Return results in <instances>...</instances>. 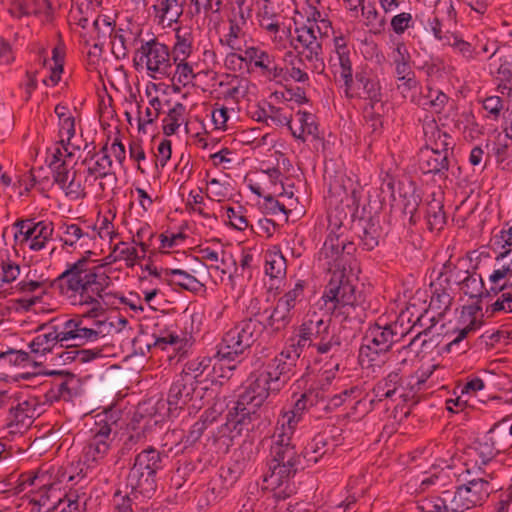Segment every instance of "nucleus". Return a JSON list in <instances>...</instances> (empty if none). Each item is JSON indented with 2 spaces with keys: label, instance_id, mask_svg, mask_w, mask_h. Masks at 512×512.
Masks as SVG:
<instances>
[{
  "label": "nucleus",
  "instance_id": "1",
  "mask_svg": "<svg viewBox=\"0 0 512 512\" xmlns=\"http://www.w3.org/2000/svg\"><path fill=\"white\" fill-rule=\"evenodd\" d=\"M353 186L350 179H347ZM328 230L329 233L319 251V259L325 260L328 270L345 269L351 265L357 250L356 245L348 241L344 234V221L353 219L358 212L361 191L356 187L348 189L344 179H335L329 186Z\"/></svg>",
  "mask_w": 512,
  "mask_h": 512
},
{
  "label": "nucleus",
  "instance_id": "2",
  "mask_svg": "<svg viewBox=\"0 0 512 512\" xmlns=\"http://www.w3.org/2000/svg\"><path fill=\"white\" fill-rule=\"evenodd\" d=\"M94 253L90 250L85 256L73 264H68L57 278L49 283V287L59 291L61 295L80 297V304L91 305L83 317L97 318L105 313V306L113 304L110 298L113 295L106 292L111 284L110 277L103 270L102 265L89 266V258Z\"/></svg>",
  "mask_w": 512,
  "mask_h": 512
},
{
  "label": "nucleus",
  "instance_id": "3",
  "mask_svg": "<svg viewBox=\"0 0 512 512\" xmlns=\"http://www.w3.org/2000/svg\"><path fill=\"white\" fill-rule=\"evenodd\" d=\"M289 345L299 356L305 349H313L317 361H328L331 369L339 370V358L342 355L340 336L331 331V318L316 311L308 312L301 325L296 329L295 338Z\"/></svg>",
  "mask_w": 512,
  "mask_h": 512
},
{
  "label": "nucleus",
  "instance_id": "4",
  "mask_svg": "<svg viewBox=\"0 0 512 512\" xmlns=\"http://www.w3.org/2000/svg\"><path fill=\"white\" fill-rule=\"evenodd\" d=\"M321 300L327 311L343 315L345 320L361 324L366 319L363 296L357 291L345 269L331 272Z\"/></svg>",
  "mask_w": 512,
  "mask_h": 512
},
{
  "label": "nucleus",
  "instance_id": "5",
  "mask_svg": "<svg viewBox=\"0 0 512 512\" xmlns=\"http://www.w3.org/2000/svg\"><path fill=\"white\" fill-rule=\"evenodd\" d=\"M265 329L264 323L253 317L236 322L223 334L217 345L216 357L220 361L232 363L229 369H235L250 354Z\"/></svg>",
  "mask_w": 512,
  "mask_h": 512
},
{
  "label": "nucleus",
  "instance_id": "6",
  "mask_svg": "<svg viewBox=\"0 0 512 512\" xmlns=\"http://www.w3.org/2000/svg\"><path fill=\"white\" fill-rule=\"evenodd\" d=\"M302 452L296 448L282 451H270L268 471L263 475L266 489L274 491L277 499H286L294 492L291 480L305 468Z\"/></svg>",
  "mask_w": 512,
  "mask_h": 512
},
{
  "label": "nucleus",
  "instance_id": "7",
  "mask_svg": "<svg viewBox=\"0 0 512 512\" xmlns=\"http://www.w3.org/2000/svg\"><path fill=\"white\" fill-rule=\"evenodd\" d=\"M268 392L251 382L250 385L241 393L226 416V423L221 427V431L235 432L241 435L253 431L261 419L260 408L268 398Z\"/></svg>",
  "mask_w": 512,
  "mask_h": 512
},
{
  "label": "nucleus",
  "instance_id": "8",
  "mask_svg": "<svg viewBox=\"0 0 512 512\" xmlns=\"http://www.w3.org/2000/svg\"><path fill=\"white\" fill-rule=\"evenodd\" d=\"M435 366L431 369L417 371L411 375L406 381H403L400 370H394L388 373L384 378L379 380L373 387L374 398L370 399V405L381 402L385 399H392L398 394L403 401L418 402V393L424 390L427 380L433 373Z\"/></svg>",
  "mask_w": 512,
  "mask_h": 512
},
{
  "label": "nucleus",
  "instance_id": "9",
  "mask_svg": "<svg viewBox=\"0 0 512 512\" xmlns=\"http://www.w3.org/2000/svg\"><path fill=\"white\" fill-rule=\"evenodd\" d=\"M335 82L340 83L348 99H361L369 102L371 110L375 106L383 108V93L378 77L369 69L361 68L353 75V69L339 72Z\"/></svg>",
  "mask_w": 512,
  "mask_h": 512
},
{
  "label": "nucleus",
  "instance_id": "10",
  "mask_svg": "<svg viewBox=\"0 0 512 512\" xmlns=\"http://www.w3.org/2000/svg\"><path fill=\"white\" fill-rule=\"evenodd\" d=\"M299 354L290 346L283 349L273 359L269 360L253 383L261 387L268 394L279 393L295 374V367Z\"/></svg>",
  "mask_w": 512,
  "mask_h": 512
},
{
  "label": "nucleus",
  "instance_id": "11",
  "mask_svg": "<svg viewBox=\"0 0 512 512\" xmlns=\"http://www.w3.org/2000/svg\"><path fill=\"white\" fill-rule=\"evenodd\" d=\"M159 469L160 451L148 447L136 456L128 475V484L143 497L151 498L158 488Z\"/></svg>",
  "mask_w": 512,
  "mask_h": 512
},
{
  "label": "nucleus",
  "instance_id": "12",
  "mask_svg": "<svg viewBox=\"0 0 512 512\" xmlns=\"http://www.w3.org/2000/svg\"><path fill=\"white\" fill-rule=\"evenodd\" d=\"M186 239L182 232L165 231L162 233V280L172 288H180L190 292H199L204 285L193 275L180 268L179 265H168L171 254L165 253L164 249L178 246Z\"/></svg>",
  "mask_w": 512,
  "mask_h": 512
},
{
  "label": "nucleus",
  "instance_id": "13",
  "mask_svg": "<svg viewBox=\"0 0 512 512\" xmlns=\"http://www.w3.org/2000/svg\"><path fill=\"white\" fill-rule=\"evenodd\" d=\"M115 422L109 420L106 413L97 414L90 427V437L83 450L84 463L87 468L100 463L110 450L116 432H113Z\"/></svg>",
  "mask_w": 512,
  "mask_h": 512
},
{
  "label": "nucleus",
  "instance_id": "14",
  "mask_svg": "<svg viewBox=\"0 0 512 512\" xmlns=\"http://www.w3.org/2000/svg\"><path fill=\"white\" fill-rule=\"evenodd\" d=\"M487 478L481 477L469 480L456 488L455 491H449L450 510L452 512H464L482 503L489 495L499 489L498 485L492 483L493 474H488Z\"/></svg>",
  "mask_w": 512,
  "mask_h": 512
},
{
  "label": "nucleus",
  "instance_id": "15",
  "mask_svg": "<svg viewBox=\"0 0 512 512\" xmlns=\"http://www.w3.org/2000/svg\"><path fill=\"white\" fill-rule=\"evenodd\" d=\"M191 344L188 333L179 325V320L174 323H165L162 328V358H165L169 365L177 364L188 352Z\"/></svg>",
  "mask_w": 512,
  "mask_h": 512
},
{
  "label": "nucleus",
  "instance_id": "16",
  "mask_svg": "<svg viewBox=\"0 0 512 512\" xmlns=\"http://www.w3.org/2000/svg\"><path fill=\"white\" fill-rule=\"evenodd\" d=\"M196 259L200 260L208 269L219 271L221 274H229L231 266L235 265L232 255L227 253L219 241L214 245H198L195 248Z\"/></svg>",
  "mask_w": 512,
  "mask_h": 512
},
{
  "label": "nucleus",
  "instance_id": "17",
  "mask_svg": "<svg viewBox=\"0 0 512 512\" xmlns=\"http://www.w3.org/2000/svg\"><path fill=\"white\" fill-rule=\"evenodd\" d=\"M281 16L270 5L263 4L257 12L259 26L277 46H284L286 38L290 35V27L280 22Z\"/></svg>",
  "mask_w": 512,
  "mask_h": 512
},
{
  "label": "nucleus",
  "instance_id": "18",
  "mask_svg": "<svg viewBox=\"0 0 512 512\" xmlns=\"http://www.w3.org/2000/svg\"><path fill=\"white\" fill-rule=\"evenodd\" d=\"M418 167L422 174L434 180L446 181L450 168V158L441 152H433L430 148H421L418 155Z\"/></svg>",
  "mask_w": 512,
  "mask_h": 512
},
{
  "label": "nucleus",
  "instance_id": "19",
  "mask_svg": "<svg viewBox=\"0 0 512 512\" xmlns=\"http://www.w3.org/2000/svg\"><path fill=\"white\" fill-rule=\"evenodd\" d=\"M104 324L105 323L102 321L95 322L97 327ZM60 333L64 344L72 341L73 344L81 346L88 341L97 340L102 334V331L99 330V328H88L83 326L82 319L73 318L64 322L63 326L60 328Z\"/></svg>",
  "mask_w": 512,
  "mask_h": 512
},
{
  "label": "nucleus",
  "instance_id": "20",
  "mask_svg": "<svg viewBox=\"0 0 512 512\" xmlns=\"http://www.w3.org/2000/svg\"><path fill=\"white\" fill-rule=\"evenodd\" d=\"M104 324L105 323L102 321L95 322L97 327ZM60 333L64 344L72 341L73 344L81 346L88 341L97 340L102 334V331L99 330V328H88L83 326L82 319L73 318L64 322L63 326L60 328Z\"/></svg>",
  "mask_w": 512,
  "mask_h": 512
},
{
  "label": "nucleus",
  "instance_id": "21",
  "mask_svg": "<svg viewBox=\"0 0 512 512\" xmlns=\"http://www.w3.org/2000/svg\"><path fill=\"white\" fill-rule=\"evenodd\" d=\"M243 57L245 62L253 63L256 68H259L262 76L270 81L277 80L284 75L283 67L277 63L274 55L266 50L254 46L248 47L244 51Z\"/></svg>",
  "mask_w": 512,
  "mask_h": 512
},
{
  "label": "nucleus",
  "instance_id": "22",
  "mask_svg": "<svg viewBox=\"0 0 512 512\" xmlns=\"http://www.w3.org/2000/svg\"><path fill=\"white\" fill-rule=\"evenodd\" d=\"M318 404V392L309 390L303 393L295 403L287 410L283 409L278 418V424L296 431L299 423L303 420L305 413L314 405Z\"/></svg>",
  "mask_w": 512,
  "mask_h": 512
},
{
  "label": "nucleus",
  "instance_id": "23",
  "mask_svg": "<svg viewBox=\"0 0 512 512\" xmlns=\"http://www.w3.org/2000/svg\"><path fill=\"white\" fill-rule=\"evenodd\" d=\"M254 459L252 445H242L233 454V463L228 467H222L220 470V478L223 486L228 489L232 487L241 477L244 470Z\"/></svg>",
  "mask_w": 512,
  "mask_h": 512
},
{
  "label": "nucleus",
  "instance_id": "24",
  "mask_svg": "<svg viewBox=\"0 0 512 512\" xmlns=\"http://www.w3.org/2000/svg\"><path fill=\"white\" fill-rule=\"evenodd\" d=\"M145 100L144 97H141L140 102L137 104L138 107V127L139 132L143 134L151 133V142H152V156L155 162V166L157 167L158 155L160 154V142L156 143L157 133H156V120L160 115V108L144 106Z\"/></svg>",
  "mask_w": 512,
  "mask_h": 512
},
{
  "label": "nucleus",
  "instance_id": "25",
  "mask_svg": "<svg viewBox=\"0 0 512 512\" xmlns=\"http://www.w3.org/2000/svg\"><path fill=\"white\" fill-rule=\"evenodd\" d=\"M38 331L42 333L34 337L29 344L32 353H40L42 355L53 353L55 350H59V348L65 345L61 339L59 326L43 324L39 327Z\"/></svg>",
  "mask_w": 512,
  "mask_h": 512
},
{
  "label": "nucleus",
  "instance_id": "26",
  "mask_svg": "<svg viewBox=\"0 0 512 512\" xmlns=\"http://www.w3.org/2000/svg\"><path fill=\"white\" fill-rule=\"evenodd\" d=\"M355 233L359 239L358 246L363 251H372L383 237V229L377 218H360L355 224Z\"/></svg>",
  "mask_w": 512,
  "mask_h": 512
},
{
  "label": "nucleus",
  "instance_id": "27",
  "mask_svg": "<svg viewBox=\"0 0 512 512\" xmlns=\"http://www.w3.org/2000/svg\"><path fill=\"white\" fill-rule=\"evenodd\" d=\"M431 299L429 309L437 313L438 316H444V314L450 310L453 302V297L450 294L451 284L448 277H444L443 273H440L437 279L430 284Z\"/></svg>",
  "mask_w": 512,
  "mask_h": 512
},
{
  "label": "nucleus",
  "instance_id": "28",
  "mask_svg": "<svg viewBox=\"0 0 512 512\" xmlns=\"http://www.w3.org/2000/svg\"><path fill=\"white\" fill-rule=\"evenodd\" d=\"M158 39L154 37L143 42L141 47L137 49L134 57V65L137 70L139 67H145L149 72V76L157 79L155 73L160 69V49L158 48Z\"/></svg>",
  "mask_w": 512,
  "mask_h": 512
},
{
  "label": "nucleus",
  "instance_id": "29",
  "mask_svg": "<svg viewBox=\"0 0 512 512\" xmlns=\"http://www.w3.org/2000/svg\"><path fill=\"white\" fill-rule=\"evenodd\" d=\"M364 342H372L379 351H389L396 340L393 335L390 323L383 317H379L366 330Z\"/></svg>",
  "mask_w": 512,
  "mask_h": 512
},
{
  "label": "nucleus",
  "instance_id": "30",
  "mask_svg": "<svg viewBox=\"0 0 512 512\" xmlns=\"http://www.w3.org/2000/svg\"><path fill=\"white\" fill-rule=\"evenodd\" d=\"M449 101V97L439 89L426 86L419 95H413L411 102L425 110L441 113Z\"/></svg>",
  "mask_w": 512,
  "mask_h": 512
},
{
  "label": "nucleus",
  "instance_id": "31",
  "mask_svg": "<svg viewBox=\"0 0 512 512\" xmlns=\"http://www.w3.org/2000/svg\"><path fill=\"white\" fill-rule=\"evenodd\" d=\"M297 120L300 124L298 129L292 127L291 133L294 138L301 142H306L308 137L312 140H322L323 135L319 129V125L316 122V116L312 113L299 110L296 113Z\"/></svg>",
  "mask_w": 512,
  "mask_h": 512
},
{
  "label": "nucleus",
  "instance_id": "32",
  "mask_svg": "<svg viewBox=\"0 0 512 512\" xmlns=\"http://www.w3.org/2000/svg\"><path fill=\"white\" fill-rule=\"evenodd\" d=\"M425 219L429 230L440 231L444 228L447 222V216L444 211L442 194L431 195V199L425 204Z\"/></svg>",
  "mask_w": 512,
  "mask_h": 512
},
{
  "label": "nucleus",
  "instance_id": "33",
  "mask_svg": "<svg viewBox=\"0 0 512 512\" xmlns=\"http://www.w3.org/2000/svg\"><path fill=\"white\" fill-rule=\"evenodd\" d=\"M468 454L475 456V464L481 468L488 465L500 453L486 434L476 438L468 446Z\"/></svg>",
  "mask_w": 512,
  "mask_h": 512
},
{
  "label": "nucleus",
  "instance_id": "34",
  "mask_svg": "<svg viewBox=\"0 0 512 512\" xmlns=\"http://www.w3.org/2000/svg\"><path fill=\"white\" fill-rule=\"evenodd\" d=\"M51 476L47 471L39 470L37 472H26L19 476V487L21 490L27 487H35L39 490L41 498H49L47 492L54 488L55 482L50 481Z\"/></svg>",
  "mask_w": 512,
  "mask_h": 512
},
{
  "label": "nucleus",
  "instance_id": "35",
  "mask_svg": "<svg viewBox=\"0 0 512 512\" xmlns=\"http://www.w3.org/2000/svg\"><path fill=\"white\" fill-rule=\"evenodd\" d=\"M190 391L191 389L182 383V381H177L172 384L167 399V415L169 418L179 416L183 406L190 400Z\"/></svg>",
  "mask_w": 512,
  "mask_h": 512
},
{
  "label": "nucleus",
  "instance_id": "36",
  "mask_svg": "<svg viewBox=\"0 0 512 512\" xmlns=\"http://www.w3.org/2000/svg\"><path fill=\"white\" fill-rule=\"evenodd\" d=\"M510 420L511 417L503 418L502 420L496 422L485 433L499 453H504L510 447H512V436L509 432V428H507V424Z\"/></svg>",
  "mask_w": 512,
  "mask_h": 512
},
{
  "label": "nucleus",
  "instance_id": "37",
  "mask_svg": "<svg viewBox=\"0 0 512 512\" xmlns=\"http://www.w3.org/2000/svg\"><path fill=\"white\" fill-rule=\"evenodd\" d=\"M428 129H430V132L426 129L425 135L427 137L426 145L423 148H430L433 152H441V154L448 155L452 153L449 152L451 145V136L440 130L438 126L433 123L431 125H428Z\"/></svg>",
  "mask_w": 512,
  "mask_h": 512
},
{
  "label": "nucleus",
  "instance_id": "38",
  "mask_svg": "<svg viewBox=\"0 0 512 512\" xmlns=\"http://www.w3.org/2000/svg\"><path fill=\"white\" fill-rule=\"evenodd\" d=\"M287 272V262L279 248L265 253V274L272 280H282Z\"/></svg>",
  "mask_w": 512,
  "mask_h": 512
},
{
  "label": "nucleus",
  "instance_id": "39",
  "mask_svg": "<svg viewBox=\"0 0 512 512\" xmlns=\"http://www.w3.org/2000/svg\"><path fill=\"white\" fill-rule=\"evenodd\" d=\"M335 449L321 433L316 434L312 440L304 447L302 451L306 462L317 463L325 455L333 454Z\"/></svg>",
  "mask_w": 512,
  "mask_h": 512
},
{
  "label": "nucleus",
  "instance_id": "40",
  "mask_svg": "<svg viewBox=\"0 0 512 512\" xmlns=\"http://www.w3.org/2000/svg\"><path fill=\"white\" fill-rule=\"evenodd\" d=\"M97 155L95 152V147L92 150L88 151L86 158L82 161L83 165H87V173L90 176H94L95 179L105 178L108 175L113 174L112 169V159L109 154L102 155L98 158L93 164L91 161Z\"/></svg>",
  "mask_w": 512,
  "mask_h": 512
},
{
  "label": "nucleus",
  "instance_id": "41",
  "mask_svg": "<svg viewBox=\"0 0 512 512\" xmlns=\"http://www.w3.org/2000/svg\"><path fill=\"white\" fill-rule=\"evenodd\" d=\"M48 375H58L63 377V379L59 382H55L51 385V388L47 392V395L51 399L59 400H69L73 396V393L69 387V384L75 380V375L70 372H63V371H50L47 373Z\"/></svg>",
  "mask_w": 512,
  "mask_h": 512
},
{
  "label": "nucleus",
  "instance_id": "42",
  "mask_svg": "<svg viewBox=\"0 0 512 512\" xmlns=\"http://www.w3.org/2000/svg\"><path fill=\"white\" fill-rule=\"evenodd\" d=\"M466 277L458 282L460 290L471 299H483L484 281L480 274L466 271Z\"/></svg>",
  "mask_w": 512,
  "mask_h": 512
},
{
  "label": "nucleus",
  "instance_id": "43",
  "mask_svg": "<svg viewBox=\"0 0 512 512\" xmlns=\"http://www.w3.org/2000/svg\"><path fill=\"white\" fill-rule=\"evenodd\" d=\"M34 239L30 242L29 249L32 251H40L44 249L47 243L52 239L54 225L50 221H38L33 224Z\"/></svg>",
  "mask_w": 512,
  "mask_h": 512
},
{
  "label": "nucleus",
  "instance_id": "44",
  "mask_svg": "<svg viewBox=\"0 0 512 512\" xmlns=\"http://www.w3.org/2000/svg\"><path fill=\"white\" fill-rule=\"evenodd\" d=\"M32 410V404L23 399L21 393L15 392V402L11 404V408L7 418V425L23 424L26 418L32 417L29 412Z\"/></svg>",
  "mask_w": 512,
  "mask_h": 512
},
{
  "label": "nucleus",
  "instance_id": "45",
  "mask_svg": "<svg viewBox=\"0 0 512 512\" xmlns=\"http://www.w3.org/2000/svg\"><path fill=\"white\" fill-rule=\"evenodd\" d=\"M295 37L290 41L291 45L297 50L300 47L303 49L309 48L312 45H320L321 43L317 40L316 30L313 25L302 24L296 26Z\"/></svg>",
  "mask_w": 512,
  "mask_h": 512
},
{
  "label": "nucleus",
  "instance_id": "46",
  "mask_svg": "<svg viewBox=\"0 0 512 512\" xmlns=\"http://www.w3.org/2000/svg\"><path fill=\"white\" fill-rule=\"evenodd\" d=\"M334 47L337 64L334 63L333 67H337L334 71V75L336 77L339 75V72H345L352 68V62L350 59V51L348 49L347 40L343 35L334 37Z\"/></svg>",
  "mask_w": 512,
  "mask_h": 512
},
{
  "label": "nucleus",
  "instance_id": "47",
  "mask_svg": "<svg viewBox=\"0 0 512 512\" xmlns=\"http://www.w3.org/2000/svg\"><path fill=\"white\" fill-rule=\"evenodd\" d=\"M61 229L65 238H61L64 245L74 246L79 240H81L80 247H88L89 241L95 239V235L83 232L77 224H63Z\"/></svg>",
  "mask_w": 512,
  "mask_h": 512
},
{
  "label": "nucleus",
  "instance_id": "48",
  "mask_svg": "<svg viewBox=\"0 0 512 512\" xmlns=\"http://www.w3.org/2000/svg\"><path fill=\"white\" fill-rule=\"evenodd\" d=\"M387 352L388 351H379L372 342H365L359 349V363L361 366H365L367 368L380 366L381 363H384L383 357Z\"/></svg>",
  "mask_w": 512,
  "mask_h": 512
},
{
  "label": "nucleus",
  "instance_id": "49",
  "mask_svg": "<svg viewBox=\"0 0 512 512\" xmlns=\"http://www.w3.org/2000/svg\"><path fill=\"white\" fill-rule=\"evenodd\" d=\"M393 58L396 79L404 78L415 73L410 65L411 56L404 43L397 44Z\"/></svg>",
  "mask_w": 512,
  "mask_h": 512
},
{
  "label": "nucleus",
  "instance_id": "50",
  "mask_svg": "<svg viewBox=\"0 0 512 512\" xmlns=\"http://www.w3.org/2000/svg\"><path fill=\"white\" fill-rule=\"evenodd\" d=\"M449 490L442 492L441 496H429L418 503L420 512H452L450 510Z\"/></svg>",
  "mask_w": 512,
  "mask_h": 512
},
{
  "label": "nucleus",
  "instance_id": "51",
  "mask_svg": "<svg viewBox=\"0 0 512 512\" xmlns=\"http://www.w3.org/2000/svg\"><path fill=\"white\" fill-rule=\"evenodd\" d=\"M127 34L131 35V32L122 28H111V49L117 59L125 58L129 52L130 43Z\"/></svg>",
  "mask_w": 512,
  "mask_h": 512
},
{
  "label": "nucleus",
  "instance_id": "52",
  "mask_svg": "<svg viewBox=\"0 0 512 512\" xmlns=\"http://www.w3.org/2000/svg\"><path fill=\"white\" fill-rule=\"evenodd\" d=\"M268 111V122H270L269 126H287L289 130H292V108L288 107V105L277 107L267 104Z\"/></svg>",
  "mask_w": 512,
  "mask_h": 512
},
{
  "label": "nucleus",
  "instance_id": "53",
  "mask_svg": "<svg viewBox=\"0 0 512 512\" xmlns=\"http://www.w3.org/2000/svg\"><path fill=\"white\" fill-rule=\"evenodd\" d=\"M294 430L285 427L283 424H278L272 436V444L270 451H282L287 449H294L296 446L292 443Z\"/></svg>",
  "mask_w": 512,
  "mask_h": 512
},
{
  "label": "nucleus",
  "instance_id": "54",
  "mask_svg": "<svg viewBox=\"0 0 512 512\" xmlns=\"http://www.w3.org/2000/svg\"><path fill=\"white\" fill-rule=\"evenodd\" d=\"M185 106L182 103H176L171 108L167 116L162 120V131L164 134L170 136L176 132L183 122V114Z\"/></svg>",
  "mask_w": 512,
  "mask_h": 512
},
{
  "label": "nucleus",
  "instance_id": "55",
  "mask_svg": "<svg viewBox=\"0 0 512 512\" xmlns=\"http://www.w3.org/2000/svg\"><path fill=\"white\" fill-rule=\"evenodd\" d=\"M298 57L303 58V62L307 61L309 63L308 69L312 72L321 74L325 70V63L322 57V45H312L309 48L303 49L302 52L299 53Z\"/></svg>",
  "mask_w": 512,
  "mask_h": 512
},
{
  "label": "nucleus",
  "instance_id": "56",
  "mask_svg": "<svg viewBox=\"0 0 512 512\" xmlns=\"http://www.w3.org/2000/svg\"><path fill=\"white\" fill-rule=\"evenodd\" d=\"M191 40H181V42H175L172 52L169 51V46L166 44H162V55L164 54L166 58L162 57V64L164 62H169L170 58L173 59L174 63L178 61H185L186 58L191 54Z\"/></svg>",
  "mask_w": 512,
  "mask_h": 512
},
{
  "label": "nucleus",
  "instance_id": "57",
  "mask_svg": "<svg viewBox=\"0 0 512 512\" xmlns=\"http://www.w3.org/2000/svg\"><path fill=\"white\" fill-rule=\"evenodd\" d=\"M292 316V310L277 300L276 306L268 318V323L274 330L279 331L291 322Z\"/></svg>",
  "mask_w": 512,
  "mask_h": 512
},
{
  "label": "nucleus",
  "instance_id": "58",
  "mask_svg": "<svg viewBox=\"0 0 512 512\" xmlns=\"http://www.w3.org/2000/svg\"><path fill=\"white\" fill-rule=\"evenodd\" d=\"M306 69H308V66L305 65V62H303V58L296 57L293 61H291L290 68H283V77L278 78L276 81L292 79L299 83H306L309 81V75L306 72Z\"/></svg>",
  "mask_w": 512,
  "mask_h": 512
},
{
  "label": "nucleus",
  "instance_id": "59",
  "mask_svg": "<svg viewBox=\"0 0 512 512\" xmlns=\"http://www.w3.org/2000/svg\"><path fill=\"white\" fill-rule=\"evenodd\" d=\"M422 315L418 316L416 321L409 326L410 318L406 317L404 313L400 314L393 322H389L396 342L402 340L406 335L413 331L417 325L422 326Z\"/></svg>",
  "mask_w": 512,
  "mask_h": 512
},
{
  "label": "nucleus",
  "instance_id": "60",
  "mask_svg": "<svg viewBox=\"0 0 512 512\" xmlns=\"http://www.w3.org/2000/svg\"><path fill=\"white\" fill-rule=\"evenodd\" d=\"M211 413L205 411L200 418L191 426L188 434L185 436V442L188 445H194L203 435L204 431L212 424L214 418H210Z\"/></svg>",
  "mask_w": 512,
  "mask_h": 512
},
{
  "label": "nucleus",
  "instance_id": "61",
  "mask_svg": "<svg viewBox=\"0 0 512 512\" xmlns=\"http://www.w3.org/2000/svg\"><path fill=\"white\" fill-rule=\"evenodd\" d=\"M306 286L307 283L305 280H297L293 288L284 293V295L280 297L278 301L293 310L297 303L302 302L304 299V291Z\"/></svg>",
  "mask_w": 512,
  "mask_h": 512
},
{
  "label": "nucleus",
  "instance_id": "62",
  "mask_svg": "<svg viewBox=\"0 0 512 512\" xmlns=\"http://www.w3.org/2000/svg\"><path fill=\"white\" fill-rule=\"evenodd\" d=\"M457 11L452 0H437L434 6L433 16L445 20L448 24H457Z\"/></svg>",
  "mask_w": 512,
  "mask_h": 512
},
{
  "label": "nucleus",
  "instance_id": "63",
  "mask_svg": "<svg viewBox=\"0 0 512 512\" xmlns=\"http://www.w3.org/2000/svg\"><path fill=\"white\" fill-rule=\"evenodd\" d=\"M487 112L486 118L497 121L505 109L504 100L500 96H488L480 101Z\"/></svg>",
  "mask_w": 512,
  "mask_h": 512
},
{
  "label": "nucleus",
  "instance_id": "64",
  "mask_svg": "<svg viewBox=\"0 0 512 512\" xmlns=\"http://www.w3.org/2000/svg\"><path fill=\"white\" fill-rule=\"evenodd\" d=\"M207 196L209 199L222 202L229 197V183H221L213 178L207 182Z\"/></svg>",
  "mask_w": 512,
  "mask_h": 512
}]
</instances>
